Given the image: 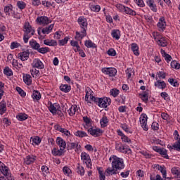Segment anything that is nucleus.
I'll list each match as a JSON object with an SVG mask.
<instances>
[{"mask_svg":"<svg viewBox=\"0 0 180 180\" xmlns=\"http://www.w3.org/2000/svg\"><path fill=\"white\" fill-rule=\"evenodd\" d=\"M77 23L80 27V32H76L75 39H76L77 41H71V46H79V44H82L81 41L83 37L86 36V30L88 29V20H86V18L84 16L79 17L77 19Z\"/></svg>","mask_w":180,"mask_h":180,"instance_id":"f257e3e1","label":"nucleus"},{"mask_svg":"<svg viewBox=\"0 0 180 180\" xmlns=\"http://www.w3.org/2000/svg\"><path fill=\"white\" fill-rule=\"evenodd\" d=\"M35 32L36 30L34 27H33L29 22H25L24 25V42L27 44L29 41V39H30L32 36H34Z\"/></svg>","mask_w":180,"mask_h":180,"instance_id":"f03ea898","label":"nucleus"},{"mask_svg":"<svg viewBox=\"0 0 180 180\" xmlns=\"http://www.w3.org/2000/svg\"><path fill=\"white\" fill-rule=\"evenodd\" d=\"M91 101L94 102L96 105H98L99 108H103V109L108 108L110 105L111 100L108 98V97L98 98V97H91Z\"/></svg>","mask_w":180,"mask_h":180,"instance_id":"7ed1b4c3","label":"nucleus"},{"mask_svg":"<svg viewBox=\"0 0 180 180\" xmlns=\"http://www.w3.org/2000/svg\"><path fill=\"white\" fill-rule=\"evenodd\" d=\"M112 168H115V169H123L124 168L123 159L114 156L112 162Z\"/></svg>","mask_w":180,"mask_h":180,"instance_id":"20e7f679","label":"nucleus"},{"mask_svg":"<svg viewBox=\"0 0 180 180\" xmlns=\"http://www.w3.org/2000/svg\"><path fill=\"white\" fill-rule=\"evenodd\" d=\"M0 171L2 174H4L3 176L4 178H6L8 180H12V176L11 174V171L9 170V167H8L5 164L2 163V162L0 161Z\"/></svg>","mask_w":180,"mask_h":180,"instance_id":"39448f33","label":"nucleus"},{"mask_svg":"<svg viewBox=\"0 0 180 180\" xmlns=\"http://www.w3.org/2000/svg\"><path fill=\"white\" fill-rule=\"evenodd\" d=\"M115 150L124 154H131V149H130L127 145H124L122 143H117L115 144Z\"/></svg>","mask_w":180,"mask_h":180,"instance_id":"423d86ee","label":"nucleus"},{"mask_svg":"<svg viewBox=\"0 0 180 180\" xmlns=\"http://www.w3.org/2000/svg\"><path fill=\"white\" fill-rule=\"evenodd\" d=\"M36 22L40 26H46L51 23V20L47 16H39L36 19Z\"/></svg>","mask_w":180,"mask_h":180,"instance_id":"0eeeda50","label":"nucleus"},{"mask_svg":"<svg viewBox=\"0 0 180 180\" xmlns=\"http://www.w3.org/2000/svg\"><path fill=\"white\" fill-rule=\"evenodd\" d=\"M82 161L84 162L87 168H92V161L91 160V157L89 155L85 152L81 153Z\"/></svg>","mask_w":180,"mask_h":180,"instance_id":"6e6552de","label":"nucleus"},{"mask_svg":"<svg viewBox=\"0 0 180 180\" xmlns=\"http://www.w3.org/2000/svg\"><path fill=\"white\" fill-rule=\"evenodd\" d=\"M157 27L159 32H164L167 29V21H165V17L160 18Z\"/></svg>","mask_w":180,"mask_h":180,"instance_id":"1a4fd4ad","label":"nucleus"},{"mask_svg":"<svg viewBox=\"0 0 180 180\" xmlns=\"http://www.w3.org/2000/svg\"><path fill=\"white\" fill-rule=\"evenodd\" d=\"M148 119V117H147L146 114H142L141 115V117H140L141 126L145 131H148V125H147Z\"/></svg>","mask_w":180,"mask_h":180,"instance_id":"9d476101","label":"nucleus"},{"mask_svg":"<svg viewBox=\"0 0 180 180\" xmlns=\"http://www.w3.org/2000/svg\"><path fill=\"white\" fill-rule=\"evenodd\" d=\"M102 72L106 75H109V77H115L117 74V70L115 68H103Z\"/></svg>","mask_w":180,"mask_h":180,"instance_id":"9b49d317","label":"nucleus"},{"mask_svg":"<svg viewBox=\"0 0 180 180\" xmlns=\"http://www.w3.org/2000/svg\"><path fill=\"white\" fill-rule=\"evenodd\" d=\"M89 133L94 137H99L102 136L103 131L101 129L98 128H90L88 129Z\"/></svg>","mask_w":180,"mask_h":180,"instance_id":"f8f14e48","label":"nucleus"},{"mask_svg":"<svg viewBox=\"0 0 180 180\" xmlns=\"http://www.w3.org/2000/svg\"><path fill=\"white\" fill-rule=\"evenodd\" d=\"M53 28H54V24H51L48 27H44L41 29H39L38 34H41V33H43V34H49V33H51Z\"/></svg>","mask_w":180,"mask_h":180,"instance_id":"ddd939ff","label":"nucleus"},{"mask_svg":"<svg viewBox=\"0 0 180 180\" xmlns=\"http://www.w3.org/2000/svg\"><path fill=\"white\" fill-rule=\"evenodd\" d=\"M155 79L157 82H155V86H157L158 89H162V91H164L165 88H167V83L164 81H161L160 79L158 80V77H156Z\"/></svg>","mask_w":180,"mask_h":180,"instance_id":"4468645a","label":"nucleus"},{"mask_svg":"<svg viewBox=\"0 0 180 180\" xmlns=\"http://www.w3.org/2000/svg\"><path fill=\"white\" fill-rule=\"evenodd\" d=\"M93 94H94V91H92V90H91L89 88L86 89L85 101L88 103H91L90 101H92V98H91L92 97L95 98Z\"/></svg>","mask_w":180,"mask_h":180,"instance_id":"2eb2a0df","label":"nucleus"},{"mask_svg":"<svg viewBox=\"0 0 180 180\" xmlns=\"http://www.w3.org/2000/svg\"><path fill=\"white\" fill-rule=\"evenodd\" d=\"M60 109V104L56 103L54 104H51L49 107V110L53 115H57V110Z\"/></svg>","mask_w":180,"mask_h":180,"instance_id":"dca6fc26","label":"nucleus"},{"mask_svg":"<svg viewBox=\"0 0 180 180\" xmlns=\"http://www.w3.org/2000/svg\"><path fill=\"white\" fill-rule=\"evenodd\" d=\"M146 5L150 8L152 12H158L157 5L154 3V0H146Z\"/></svg>","mask_w":180,"mask_h":180,"instance_id":"f3484780","label":"nucleus"},{"mask_svg":"<svg viewBox=\"0 0 180 180\" xmlns=\"http://www.w3.org/2000/svg\"><path fill=\"white\" fill-rule=\"evenodd\" d=\"M32 47L34 50H37L38 53H41V54H46V53H49V51H50V49L49 47L40 48V46H32Z\"/></svg>","mask_w":180,"mask_h":180,"instance_id":"a211bd4d","label":"nucleus"},{"mask_svg":"<svg viewBox=\"0 0 180 180\" xmlns=\"http://www.w3.org/2000/svg\"><path fill=\"white\" fill-rule=\"evenodd\" d=\"M32 67H34V68H39V70H43V68H44V65L40 59H34L32 63Z\"/></svg>","mask_w":180,"mask_h":180,"instance_id":"6ab92c4d","label":"nucleus"},{"mask_svg":"<svg viewBox=\"0 0 180 180\" xmlns=\"http://www.w3.org/2000/svg\"><path fill=\"white\" fill-rule=\"evenodd\" d=\"M30 53L29 51H23L20 52L18 54V58L21 60V61H26V60H29V56Z\"/></svg>","mask_w":180,"mask_h":180,"instance_id":"aec40b11","label":"nucleus"},{"mask_svg":"<svg viewBox=\"0 0 180 180\" xmlns=\"http://www.w3.org/2000/svg\"><path fill=\"white\" fill-rule=\"evenodd\" d=\"M36 161V156L31 155H27L26 158L24 159V162L26 164V165H30V164H33Z\"/></svg>","mask_w":180,"mask_h":180,"instance_id":"412c9836","label":"nucleus"},{"mask_svg":"<svg viewBox=\"0 0 180 180\" xmlns=\"http://www.w3.org/2000/svg\"><path fill=\"white\" fill-rule=\"evenodd\" d=\"M56 143L60 147V150H65V147H67V143L61 137H58L56 139Z\"/></svg>","mask_w":180,"mask_h":180,"instance_id":"4be33fe9","label":"nucleus"},{"mask_svg":"<svg viewBox=\"0 0 180 180\" xmlns=\"http://www.w3.org/2000/svg\"><path fill=\"white\" fill-rule=\"evenodd\" d=\"M106 176H110V175H116L117 174V169L112 167H108L105 170Z\"/></svg>","mask_w":180,"mask_h":180,"instance_id":"5701e85b","label":"nucleus"},{"mask_svg":"<svg viewBox=\"0 0 180 180\" xmlns=\"http://www.w3.org/2000/svg\"><path fill=\"white\" fill-rule=\"evenodd\" d=\"M77 112H78V106L77 105H72L71 108L68 110V113L70 116H74Z\"/></svg>","mask_w":180,"mask_h":180,"instance_id":"b1692460","label":"nucleus"},{"mask_svg":"<svg viewBox=\"0 0 180 180\" xmlns=\"http://www.w3.org/2000/svg\"><path fill=\"white\" fill-rule=\"evenodd\" d=\"M157 43L159 46H167L168 44V39L161 36L160 38L157 41Z\"/></svg>","mask_w":180,"mask_h":180,"instance_id":"393cba45","label":"nucleus"},{"mask_svg":"<svg viewBox=\"0 0 180 180\" xmlns=\"http://www.w3.org/2000/svg\"><path fill=\"white\" fill-rule=\"evenodd\" d=\"M30 143L32 146H39L41 143V139L39 136L31 137Z\"/></svg>","mask_w":180,"mask_h":180,"instance_id":"a878e982","label":"nucleus"},{"mask_svg":"<svg viewBox=\"0 0 180 180\" xmlns=\"http://www.w3.org/2000/svg\"><path fill=\"white\" fill-rule=\"evenodd\" d=\"M55 127H56V130H58L60 133H63V134H65V136H70V134H71L70 133V131L61 127V126H60V125H56Z\"/></svg>","mask_w":180,"mask_h":180,"instance_id":"bb28decb","label":"nucleus"},{"mask_svg":"<svg viewBox=\"0 0 180 180\" xmlns=\"http://www.w3.org/2000/svg\"><path fill=\"white\" fill-rule=\"evenodd\" d=\"M74 51H75V53L78 52L80 57H83V58L86 57V55L85 54V52H84L82 49H81V46H74Z\"/></svg>","mask_w":180,"mask_h":180,"instance_id":"cd10ccee","label":"nucleus"},{"mask_svg":"<svg viewBox=\"0 0 180 180\" xmlns=\"http://www.w3.org/2000/svg\"><path fill=\"white\" fill-rule=\"evenodd\" d=\"M76 172L79 174V175H81V176H84V175H85V169H84V167L81 166L79 163L77 164L76 167Z\"/></svg>","mask_w":180,"mask_h":180,"instance_id":"c85d7f7f","label":"nucleus"},{"mask_svg":"<svg viewBox=\"0 0 180 180\" xmlns=\"http://www.w3.org/2000/svg\"><path fill=\"white\" fill-rule=\"evenodd\" d=\"M32 98L34 99V101H40V99L41 98L40 91L37 90H34L32 94Z\"/></svg>","mask_w":180,"mask_h":180,"instance_id":"c756f323","label":"nucleus"},{"mask_svg":"<svg viewBox=\"0 0 180 180\" xmlns=\"http://www.w3.org/2000/svg\"><path fill=\"white\" fill-rule=\"evenodd\" d=\"M124 13L126 15H130L131 16H136V15H137V13L136 12V11H134L127 6L125 7V10H124Z\"/></svg>","mask_w":180,"mask_h":180,"instance_id":"7c9ffc66","label":"nucleus"},{"mask_svg":"<svg viewBox=\"0 0 180 180\" xmlns=\"http://www.w3.org/2000/svg\"><path fill=\"white\" fill-rule=\"evenodd\" d=\"M111 35L113 39H115V40H119V39H120V30H112L111 32Z\"/></svg>","mask_w":180,"mask_h":180,"instance_id":"2f4dec72","label":"nucleus"},{"mask_svg":"<svg viewBox=\"0 0 180 180\" xmlns=\"http://www.w3.org/2000/svg\"><path fill=\"white\" fill-rule=\"evenodd\" d=\"M60 89L62 91V92H65V94H67L71 91V86L68 84H61L60 86Z\"/></svg>","mask_w":180,"mask_h":180,"instance_id":"473e14b6","label":"nucleus"},{"mask_svg":"<svg viewBox=\"0 0 180 180\" xmlns=\"http://www.w3.org/2000/svg\"><path fill=\"white\" fill-rule=\"evenodd\" d=\"M53 155H54L55 157H60V155H63L64 150H61V148H60L59 150H58L57 148H54L52 151H51Z\"/></svg>","mask_w":180,"mask_h":180,"instance_id":"72a5a7b5","label":"nucleus"},{"mask_svg":"<svg viewBox=\"0 0 180 180\" xmlns=\"http://www.w3.org/2000/svg\"><path fill=\"white\" fill-rule=\"evenodd\" d=\"M172 174L175 175V178H177V180H180V169L178 167H173L172 169Z\"/></svg>","mask_w":180,"mask_h":180,"instance_id":"f704fd0d","label":"nucleus"},{"mask_svg":"<svg viewBox=\"0 0 180 180\" xmlns=\"http://www.w3.org/2000/svg\"><path fill=\"white\" fill-rule=\"evenodd\" d=\"M23 81L26 85H32V76L30 75H24Z\"/></svg>","mask_w":180,"mask_h":180,"instance_id":"c9c22d12","label":"nucleus"},{"mask_svg":"<svg viewBox=\"0 0 180 180\" xmlns=\"http://www.w3.org/2000/svg\"><path fill=\"white\" fill-rule=\"evenodd\" d=\"M74 148H81V145H78V143H70L68 144V150H74Z\"/></svg>","mask_w":180,"mask_h":180,"instance_id":"e433bc0d","label":"nucleus"},{"mask_svg":"<svg viewBox=\"0 0 180 180\" xmlns=\"http://www.w3.org/2000/svg\"><path fill=\"white\" fill-rule=\"evenodd\" d=\"M42 5L43 6H45V8H50V6H53V8H56V4L54 1H42Z\"/></svg>","mask_w":180,"mask_h":180,"instance_id":"4c0bfd02","label":"nucleus"},{"mask_svg":"<svg viewBox=\"0 0 180 180\" xmlns=\"http://www.w3.org/2000/svg\"><path fill=\"white\" fill-rule=\"evenodd\" d=\"M6 112V103L5 101L0 102V115H4Z\"/></svg>","mask_w":180,"mask_h":180,"instance_id":"58836bf2","label":"nucleus"},{"mask_svg":"<svg viewBox=\"0 0 180 180\" xmlns=\"http://www.w3.org/2000/svg\"><path fill=\"white\" fill-rule=\"evenodd\" d=\"M170 150H176V151H180V139L176 141L172 146H169Z\"/></svg>","mask_w":180,"mask_h":180,"instance_id":"ea45409f","label":"nucleus"},{"mask_svg":"<svg viewBox=\"0 0 180 180\" xmlns=\"http://www.w3.org/2000/svg\"><path fill=\"white\" fill-rule=\"evenodd\" d=\"M101 127H106L108 126V123H109V120H108V117L104 116L100 120Z\"/></svg>","mask_w":180,"mask_h":180,"instance_id":"a19ab883","label":"nucleus"},{"mask_svg":"<svg viewBox=\"0 0 180 180\" xmlns=\"http://www.w3.org/2000/svg\"><path fill=\"white\" fill-rule=\"evenodd\" d=\"M44 44L46 46H57V41L54 39H45L44 41Z\"/></svg>","mask_w":180,"mask_h":180,"instance_id":"79ce46f5","label":"nucleus"},{"mask_svg":"<svg viewBox=\"0 0 180 180\" xmlns=\"http://www.w3.org/2000/svg\"><path fill=\"white\" fill-rule=\"evenodd\" d=\"M159 154H160V155H162L163 158H166V160H168V158H169V157L168 156V153L167 149L164 148H161L160 150H159Z\"/></svg>","mask_w":180,"mask_h":180,"instance_id":"37998d69","label":"nucleus"},{"mask_svg":"<svg viewBox=\"0 0 180 180\" xmlns=\"http://www.w3.org/2000/svg\"><path fill=\"white\" fill-rule=\"evenodd\" d=\"M75 136H76L77 137H80L81 139L84 137H88V134L84 131H77L76 132H75Z\"/></svg>","mask_w":180,"mask_h":180,"instance_id":"c03bdc74","label":"nucleus"},{"mask_svg":"<svg viewBox=\"0 0 180 180\" xmlns=\"http://www.w3.org/2000/svg\"><path fill=\"white\" fill-rule=\"evenodd\" d=\"M13 7L12 6V5L4 7V12L6 15H7L8 16H11V14L13 12Z\"/></svg>","mask_w":180,"mask_h":180,"instance_id":"a18cd8bd","label":"nucleus"},{"mask_svg":"<svg viewBox=\"0 0 180 180\" xmlns=\"http://www.w3.org/2000/svg\"><path fill=\"white\" fill-rule=\"evenodd\" d=\"M97 170L98 171L99 174V179L105 180V179L106 178V174L102 171V167H97Z\"/></svg>","mask_w":180,"mask_h":180,"instance_id":"49530a36","label":"nucleus"},{"mask_svg":"<svg viewBox=\"0 0 180 180\" xmlns=\"http://www.w3.org/2000/svg\"><path fill=\"white\" fill-rule=\"evenodd\" d=\"M141 96V99H142L143 102H145V103H147L148 102V93L145 91L143 94H139Z\"/></svg>","mask_w":180,"mask_h":180,"instance_id":"de8ad7c7","label":"nucleus"},{"mask_svg":"<svg viewBox=\"0 0 180 180\" xmlns=\"http://www.w3.org/2000/svg\"><path fill=\"white\" fill-rule=\"evenodd\" d=\"M131 50L133 51L134 56H140V51L139 50V46H132Z\"/></svg>","mask_w":180,"mask_h":180,"instance_id":"09e8293b","label":"nucleus"},{"mask_svg":"<svg viewBox=\"0 0 180 180\" xmlns=\"http://www.w3.org/2000/svg\"><path fill=\"white\" fill-rule=\"evenodd\" d=\"M28 116L26 115V113H20L18 116L17 118L18 120L20 122H23V120H26L27 119Z\"/></svg>","mask_w":180,"mask_h":180,"instance_id":"8fccbe9b","label":"nucleus"},{"mask_svg":"<svg viewBox=\"0 0 180 180\" xmlns=\"http://www.w3.org/2000/svg\"><path fill=\"white\" fill-rule=\"evenodd\" d=\"M64 36V32L62 31H57L54 34V39H61Z\"/></svg>","mask_w":180,"mask_h":180,"instance_id":"3c124183","label":"nucleus"},{"mask_svg":"<svg viewBox=\"0 0 180 180\" xmlns=\"http://www.w3.org/2000/svg\"><path fill=\"white\" fill-rule=\"evenodd\" d=\"M160 96L163 98V99H165V101H166L167 102H169V101H171V98H169V96L167 92L160 93Z\"/></svg>","mask_w":180,"mask_h":180,"instance_id":"603ef678","label":"nucleus"},{"mask_svg":"<svg viewBox=\"0 0 180 180\" xmlns=\"http://www.w3.org/2000/svg\"><path fill=\"white\" fill-rule=\"evenodd\" d=\"M171 67L172 68H174L175 70H179L180 64L176 60H173L171 63Z\"/></svg>","mask_w":180,"mask_h":180,"instance_id":"864d4df0","label":"nucleus"},{"mask_svg":"<svg viewBox=\"0 0 180 180\" xmlns=\"http://www.w3.org/2000/svg\"><path fill=\"white\" fill-rule=\"evenodd\" d=\"M4 74L5 75H7V77H11V75H13V72H12V70L9 68H6L4 70Z\"/></svg>","mask_w":180,"mask_h":180,"instance_id":"5fc2aeb1","label":"nucleus"},{"mask_svg":"<svg viewBox=\"0 0 180 180\" xmlns=\"http://www.w3.org/2000/svg\"><path fill=\"white\" fill-rule=\"evenodd\" d=\"M152 36L153 37V39H155L156 40V41H158V40H160V39H161V34H160V32H153L152 33Z\"/></svg>","mask_w":180,"mask_h":180,"instance_id":"6e6d98bb","label":"nucleus"},{"mask_svg":"<svg viewBox=\"0 0 180 180\" xmlns=\"http://www.w3.org/2000/svg\"><path fill=\"white\" fill-rule=\"evenodd\" d=\"M16 91H17V92H18V94H19V95H20V96H22V98H25V96H26V92H25V91H23V89H22V88L17 86Z\"/></svg>","mask_w":180,"mask_h":180,"instance_id":"4d7b16f0","label":"nucleus"},{"mask_svg":"<svg viewBox=\"0 0 180 180\" xmlns=\"http://www.w3.org/2000/svg\"><path fill=\"white\" fill-rule=\"evenodd\" d=\"M168 82L170 83V85L173 86H179V83L177 81H175V79H168Z\"/></svg>","mask_w":180,"mask_h":180,"instance_id":"13d9d810","label":"nucleus"},{"mask_svg":"<svg viewBox=\"0 0 180 180\" xmlns=\"http://www.w3.org/2000/svg\"><path fill=\"white\" fill-rule=\"evenodd\" d=\"M119 90L117 89H112L110 91V94L112 95L114 98H116L119 95Z\"/></svg>","mask_w":180,"mask_h":180,"instance_id":"bf43d9fd","label":"nucleus"},{"mask_svg":"<svg viewBox=\"0 0 180 180\" xmlns=\"http://www.w3.org/2000/svg\"><path fill=\"white\" fill-rule=\"evenodd\" d=\"M90 8L93 12H99L101 11V6L99 5H91Z\"/></svg>","mask_w":180,"mask_h":180,"instance_id":"052dcab7","label":"nucleus"},{"mask_svg":"<svg viewBox=\"0 0 180 180\" xmlns=\"http://www.w3.org/2000/svg\"><path fill=\"white\" fill-rule=\"evenodd\" d=\"M31 74H32V77H34V75H36V77H39L40 71L37 70V69L34 68L32 70H31Z\"/></svg>","mask_w":180,"mask_h":180,"instance_id":"680f3d73","label":"nucleus"},{"mask_svg":"<svg viewBox=\"0 0 180 180\" xmlns=\"http://www.w3.org/2000/svg\"><path fill=\"white\" fill-rule=\"evenodd\" d=\"M150 180H162V178H161V176L160 174H150Z\"/></svg>","mask_w":180,"mask_h":180,"instance_id":"e2e57ef3","label":"nucleus"},{"mask_svg":"<svg viewBox=\"0 0 180 180\" xmlns=\"http://www.w3.org/2000/svg\"><path fill=\"white\" fill-rule=\"evenodd\" d=\"M116 8L117 9H118V11L120 12H124V10L126 9V6H123V4H118L116 5Z\"/></svg>","mask_w":180,"mask_h":180,"instance_id":"0e129e2a","label":"nucleus"},{"mask_svg":"<svg viewBox=\"0 0 180 180\" xmlns=\"http://www.w3.org/2000/svg\"><path fill=\"white\" fill-rule=\"evenodd\" d=\"M134 2H136V5L140 8H144V6H146V4H144L143 0H135Z\"/></svg>","mask_w":180,"mask_h":180,"instance_id":"69168bd1","label":"nucleus"},{"mask_svg":"<svg viewBox=\"0 0 180 180\" xmlns=\"http://www.w3.org/2000/svg\"><path fill=\"white\" fill-rule=\"evenodd\" d=\"M17 6L19 9H25L26 8V3L23 1H18L17 2Z\"/></svg>","mask_w":180,"mask_h":180,"instance_id":"338daca9","label":"nucleus"},{"mask_svg":"<svg viewBox=\"0 0 180 180\" xmlns=\"http://www.w3.org/2000/svg\"><path fill=\"white\" fill-rule=\"evenodd\" d=\"M107 53L108 56H111V57H115L116 56V51L113 49H110L108 51Z\"/></svg>","mask_w":180,"mask_h":180,"instance_id":"774afa93","label":"nucleus"}]
</instances>
